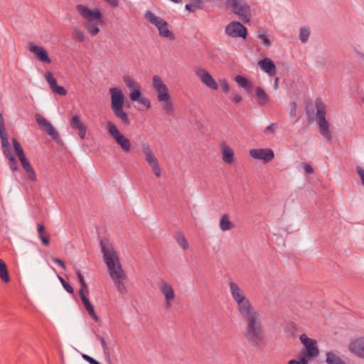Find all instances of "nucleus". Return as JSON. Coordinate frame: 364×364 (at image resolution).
I'll return each instance as SVG.
<instances>
[{"label": "nucleus", "instance_id": "f257e3e1", "mask_svg": "<svg viewBox=\"0 0 364 364\" xmlns=\"http://www.w3.org/2000/svg\"><path fill=\"white\" fill-rule=\"evenodd\" d=\"M229 287L237 311L246 323L244 337L252 346L261 347L265 343L266 336L258 312L237 283L231 282Z\"/></svg>", "mask_w": 364, "mask_h": 364}, {"label": "nucleus", "instance_id": "f03ea898", "mask_svg": "<svg viewBox=\"0 0 364 364\" xmlns=\"http://www.w3.org/2000/svg\"><path fill=\"white\" fill-rule=\"evenodd\" d=\"M100 245L110 277L119 293L126 294L128 291L125 284L127 277L121 264L118 253L107 240H102Z\"/></svg>", "mask_w": 364, "mask_h": 364}, {"label": "nucleus", "instance_id": "7ed1b4c3", "mask_svg": "<svg viewBox=\"0 0 364 364\" xmlns=\"http://www.w3.org/2000/svg\"><path fill=\"white\" fill-rule=\"evenodd\" d=\"M76 10L84 19L83 26L87 31L92 36L100 33L99 26L104 23L101 11L97 8H89L86 5L78 4Z\"/></svg>", "mask_w": 364, "mask_h": 364}, {"label": "nucleus", "instance_id": "20e7f679", "mask_svg": "<svg viewBox=\"0 0 364 364\" xmlns=\"http://www.w3.org/2000/svg\"><path fill=\"white\" fill-rule=\"evenodd\" d=\"M111 96V107L114 115L120 119L122 122L128 125L130 123L128 114L124 111V95L119 87H112L109 89Z\"/></svg>", "mask_w": 364, "mask_h": 364}, {"label": "nucleus", "instance_id": "39448f33", "mask_svg": "<svg viewBox=\"0 0 364 364\" xmlns=\"http://www.w3.org/2000/svg\"><path fill=\"white\" fill-rule=\"evenodd\" d=\"M152 82L154 89L157 93L158 100L161 104L163 109L168 114H172L173 107L166 85L159 75H154Z\"/></svg>", "mask_w": 364, "mask_h": 364}, {"label": "nucleus", "instance_id": "423d86ee", "mask_svg": "<svg viewBox=\"0 0 364 364\" xmlns=\"http://www.w3.org/2000/svg\"><path fill=\"white\" fill-rule=\"evenodd\" d=\"M315 104L316 107V119L319 127L320 133L326 140L331 141L332 139V136L329 129V122L326 118V105L321 98H317Z\"/></svg>", "mask_w": 364, "mask_h": 364}, {"label": "nucleus", "instance_id": "0eeeda50", "mask_svg": "<svg viewBox=\"0 0 364 364\" xmlns=\"http://www.w3.org/2000/svg\"><path fill=\"white\" fill-rule=\"evenodd\" d=\"M12 141H13L14 149L15 152L23 168L28 174L29 179L33 182L36 181L37 180L36 173L33 168L32 167L31 164L27 159V158L24 154V151L21 147V145L16 139H13Z\"/></svg>", "mask_w": 364, "mask_h": 364}, {"label": "nucleus", "instance_id": "6e6552de", "mask_svg": "<svg viewBox=\"0 0 364 364\" xmlns=\"http://www.w3.org/2000/svg\"><path fill=\"white\" fill-rule=\"evenodd\" d=\"M12 141H13L14 149L15 152L23 168L28 174L29 179L33 182L36 181L37 180L36 173L33 168L32 167L31 164L27 159V158L24 154V151L21 147V145L16 139H13Z\"/></svg>", "mask_w": 364, "mask_h": 364}, {"label": "nucleus", "instance_id": "1a4fd4ad", "mask_svg": "<svg viewBox=\"0 0 364 364\" xmlns=\"http://www.w3.org/2000/svg\"><path fill=\"white\" fill-rule=\"evenodd\" d=\"M145 17L151 23L156 26L161 36L171 40L174 38L173 33L168 29L167 22L162 18L156 16L150 11L146 12Z\"/></svg>", "mask_w": 364, "mask_h": 364}, {"label": "nucleus", "instance_id": "9d476101", "mask_svg": "<svg viewBox=\"0 0 364 364\" xmlns=\"http://www.w3.org/2000/svg\"><path fill=\"white\" fill-rule=\"evenodd\" d=\"M141 151L144 156V159L151 167L154 174L159 178L161 176V168L159 165V160L154 154L150 145L148 143L141 144Z\"/></svg>", "mask_w": 364, "mask_h": 364}, {"label": "nucleus", "instance_id": "9b49d317", "mask_svg": "<svg viewBox=\"0 0 364 364\" xmlns=\"http://www.w3.org/2000/svg\"><path fill=\"white\" fill-rule=\"evenodd\" d=\"M107 129L109 134L124 151H130L132 146L130 140L119 132L112 122H107Z\"/></svg>", "mask_w": 364, "mask_h": 364}, {"label": "nucleus", "instance_id": "f8f14e48", "mask_svg": "<svg viewBox=\"0 0 364 364\" xmlns=\"http://www.w3.org/2000/svg\"><path fill=\"white\" fill-rule=\"evenodd\" d=\"M81 287L79 291V295L82 302V304L87 312V314L90 316V317L95 321L99 322L100 318L97 316L95 308L92 303L88 299L89 295V289L86 282L80 284Z\"/></svg>", "mask_w": 364, "mask_h": 364}, {"label": "nucleus", "instance_id": "ddd939ff", "mask_svg": "<svg viewBox=\"0 0 364 364\" xmlns=\"http://www.w3.org/2000/svg\"><path fill=\"white\" fill-rule=\"evenodd\" d=\"M159 289L164 296L165 308L170 309L176 299V293L172 285L163 280L159 284Z\"/></svg>", "mask_w": 364, "mask_h": 364}, {"label": "nucleus", "instance_id": "4468645a", "mask_svg": "<svg viewBox=\"0 0 364 364\" xmlns=\"http://www.w3.org/2000/svg\"><path fill=\"white\" fill-rule=\"evenodd\" d=\"M194 72L201 82L207 87L213 90L218 89V82L207 70L201 67H196Z\"/></svg>", "mask_w": 364, "mask_h": 364}, {"label": "nucleus", "instance_id": "2eb2a0df", "mask_svg": "<svg viewBox=\"0 0 364 364\" xmlns=\"http://www.w3.org/2000/svg\"><path fill=\"white\" fill-rule=\"evenodd\" d=\"M299 339L305 347V352L303 353L304 357L311 358L318 355L319 350L316 340L309 338L306 334H301Z\"/></svg>", "mask_w": 364, "mask_h": 364}, {"label": "nucleus", "instance_id": "dca6fc26", "mask_svg": "<svg viewBox=\"0 0 364 364\" xmlns=\"http://www.w3.org/2000/svg\"><path fill=\"white\" fill-rule=\"evenodd\" d=\"M123 81L126 86L129 89V98L131 101L135 102L141 95L140 85L129 75H124Z\"/></svg>", "mask_w": 364, "mask_h": 364}, {"label": "nucleus", "instance_id": "f3484780", "mask_svg": "<svg viewBox=\"0 0 364 364\" xmlns=\"http://www.w3.org/2000/svg\"><path fill=\"white\" fill-rule=\"evenodd\" d=\"M36 120L41 129L46 132L53 140L58 141L59 135L50 122L43 116L37 113L35 114Z\"/></svg>", "mask_w": 364, "mask_h": 364}, {"label": "nucleus", "instance_id": "a211bd4d", "mask_svg": "<svg viewBox=\"0 0 364 364\" xmlns=\"http://www.w3.org/2000/svg\"><path fill=\"white\" fill-rule=\"evenodd\" d=\"M230 4L232 7L233 11L243 21H248L250 16V6L242 2H238L237 0H229Z\"/></svg>", "mask_w": 364, "mask_h": 364}, {"label": "nucleus", "instance_id": "6ab92c4d", "mask_svg": "<svg viewBox=\"0 0 364 364\" xmlns=\"http://www.w3.org/2000/svg\"><path fill=\"white\" fill-rule=\"evenodd\" d=\"M247 28L240 22L232 21L227 25L225 33L228 36L232 38H243L247 36Z\"/></svg>", "mask_w": 364, "mask_h": 364}, {"label": "nucleus", "instance_id": "aec40b11", "mask_svg": "<svg viewBox=\"0 0 364 364\" xmlns=\"http://www.w3.org/2000/svg\"><path fill=\"white\" fill-rule=\"evenodd\" d=\"M250 155L264 164L271 161L274 157V151L271 149H252L250 150Z\"/></svg>", "mask_w": 364, "mask_h": 364}, {"label": "nucleus", "instance_id": "412c9836", "mask_svg": "<svg viewBox=\"0 0 364 364\" xmlns=\"http://www.w3.org/2000/svg\"><path fill=\"white\" fill-rule=\"evenodd\" d=\"M348 350L355 356L364 359V336L352 339L348 344Z\"/></svg>", "mask_w": 364, "mask_h": 364}, {"label": "nucleus", "instance_id": "4be33fe9", "mask_svg": "<svg viewBox=\"0 0 364 364\" xmlns=\"http://www.w3.org/2000/svg\"><path fill=\"white\" fill-rule=\"evenodd\" d=\"M45 78L54 93L61 96H64L67 94L65 89L58 85L56 80L53 77L50 72H47L45 74Z\"/></svg>", "mask_w": 364, "mask_h": 364}, {"label": "nucleus", "instance_id": "5701e85b", "mask_svg": "<svg viewBox=\"0 0 364 364\" xmlns=\"http://www.w3.org/2000/svg\"><path fill=\"white\" fill-rule=\"evenodd\" d=\"M259 68L269 76H274L277 73V68L270 58H264L258 62Z\"/></svg>", "mask_w": 364, "mask_h": 364}, {"label": "nucleus", "instance_id": "b1692460", "mask_svg": "<svg viewBox=\"0 0 364 364\" xmlns=\"http://www.w3.org/2000/svg\"><path fill=\"white\" fill-rule=\"evenodd\" d=\"M220 147L223 161L228 164H232L234 162V150L225 141L221 142Z\"/></svg>", "mask_w": 364, "mask_h": 364}, {"label": "nucleus", "instance_id": "393cba45", "mask_svg": "<svg viewBox=\"0 0 364 364\" xmlns=\"http://www.w3.org/2000/svg\"><path fill=\"white\" fill-rule=\"evenodd\" d=\"M29 50L36 55L37 58L40 61L46 63H50L51 62L48 54L44 48L38 46L31 45Z\"/></svg>", "mask_w": 364, "mask_h": 364}, {"label": "nucleus", "instance_id": "a878e982", "mask_svg": "<svg viewBox=\"0 0 364 364\" xmlns=\"http://www.w3.org/2000/svg\"><path fill=\"white\" fill-rule=\"evenodd\" d=\"M255 97L259 105H264L267 104L269 100V95L260 87H257L255 89Z\"/></svg>", "mask_w": 364, "mask_h": 364}, {"label": "nucleus", "instance_id": "bb28decb", "mask_svg": "<svg viewBox=\"0 0 364 364\" xmlns=\"http://www.w3.org/2000/svg\"><path fill=\"white\" fill-rule=\"evenodd\" d=\"M1 149L4 155L11 154V149L9 141V136L6 132L0 133Z\"/></svg>", "mask_w": 364, "mask_h": 364}, {"label": "nucleus", "instance_id": "cd10ccee", "mask_svg": "<svg viewBox=\"0 0 364 364\" xmlns=\"http://www.w3.org/2000/svg\"><path fill=\"white\" fill-rule=\"evenodd\" d=\"M234 228V224L230 221V216L224 214L220 220V228L222 231L230 230Z\"/></svg>", "mask_w": 364, "mask_h": 364}, {"label": "nucleus", "instance_id": "c85d7f7f", "mask_svg": "<svg viewBox=\"0 0 364 364\" xmlns=\"http://www.w3.org/2000/svg\"><path fill=\"white\" fill-rule=\"evenodd\" d=\"M235 82L238 84L239 86L245 89L247 91L251 90L252 88V83L245 77L242 75H237L235 77Z\"/></svg>", "mask_w": 364, "mask_h": 364}, {"label": "nucleus", "instance_id": "c756f323", "mask_svg": "<svg viewBox=\"0 0 364 364\" xmlns=\"http://www.w3.org/2000/svg\"><path fill=\"white\" fill-rule=\"evenodd\" d=\"M0 278L3 282L7 283L10 280V277L9 275L7 266L6 263L0 259Z\"/></svg>", "mask_w": 364, "mask_h": 364}, {"label": "nucleus", "instance_id": "7c9ffc66", "mask_svg": "<svg viewBox=\"0 0 364 364\" xmlns=\"http://www.w3.org/2000/svg\"><path fill=\"white\" fill-rule=\"evenodd\" d=\"M38 237L45 245H48L50 242L49 235L45 232V227L42 224L38 225Z\"/></svg>", "mask_w": 364, "mask_h": 364}, {"label": "nucleus", "instance_id": "2f4dec72", "mask_svg": "<svg viewBox=\"0 0 364 364\" xmlns=\"http://www.w3.org/2000/svg\"><path fill=\"white\" fill-rule=\"evenodd\" d=\"M326 363L328 364H346L338 356L332 352L326 353Z\"/></svg>", "mask_w": 364, "mask_h": 364}, {"label": "nucleus", "instance_id": "473e14b6", "mask_svg": "<svg viewBox=\"0 0 364 364\" xmlns=\"http://www.w3.org/2000/svg\"><path fill=\"white\" fill-rule=\"evenodd\" d=\"M5 156L6 157V159L9 161V165L11 170L13 172L17 171L18 169L17 161H16V158L14 157V156L12 154V153L6 154Z\"/></svg>", "mask_w": 364, "mask_h": 364}, {"label": "nucleus", "instance_id": "72a5a7b5", "mask_svg": "<svg viewBox=\"0 0 364 364\" xmlns=\"http://www.w3.org/2000/svg\"><path fill=\"white\" fill-rule=\"evenodd\" d=\"M70 124L72 128L78 130L85 127V125L80 121L79 117L77 115H75L72 117Z\"/></svg>", "mask_w": 364, "mask_h": 364}, {"label": "nucleus", "instance_id": "f704fd0d", "mask_svg": "<svg viewBox=\"0 0 364 364\" xmlns=\"http://www.w3.org/2000/svg\"><path fill=\"white\" fill-rule=\"evenodd\" d=\"M176 240L178 244L183 249L187 250L188 248V242L184 236V235L181 232L177 233L176 236Z\"/></svg>", "mask_w": 364, "mask_h": 364}, {"label": "nucleus", "instance_id": "c9c22d12", "mask_svg": "<svg viewBox=\"0 0 364 364\" xmlns=\"http://www.w3.org/2000/svg\"><path fill=\"white\" fill-rule=\"evenodd\" d=\"M73 38L79 42H83L85 39V35L82 31L76 28L73 30Z\"/></svg>", "mask_w": 364, "mask_h": 364}, {"label": "nucleus", "instance_id": "e433bc0d", "mask_svg": "<svg viewBox=\"0 0 364 364\" xmlns=\"http://www.w3.org/2000/svg\"><path fill=\"white\" fill-rule=\"evenodd\" d=\"M310 31L309 28L303 27L300 29L299 38L302 43H306L308 41Z\"/></svg>", "mask_w": 364, "mask_h": 364}, {"label": "nucleus", "instance_id": "4c0bfd02", "mask_svg": "<svg viewBox=\"0 0 364 364\" xmlns=\"http://www.w3.org/2000/svg\"><path fill=\"white\" fill-rule=\"evenodd\" d=\"M136 102H138L140 105L144 106L146 109H149L151 107V102L148 98L140 95V97L136 100Z\"/></svg>", "mask_w": 364, "mask_h": 364}, {"label": "nucleus", "instance_id": "58836bf2", "mask_svg": "<svg viewBox=\"0 0 364 364\" xmlns=\"http://www.w3.org/2000/svg\"><path fill=\"white\" fill-rule=\"evenodd\" d=\"M60 283L62 284L63 288L70 294H73L74 289L73 287L68 283L63 277H58Z\"/></svg>", "mask_w": 364, "mask_h": 364}, {"label": "nucleus", "instance_id": "ea45409f", "mask_svg": "<svg viewBox=\"0 0 364 364\" xmlns=\"http://www.w3.org/2000/svg\"><path fill=\"white\" fill-rule=\"evenodd\" d=\"M219 83L223 92H228L230 91V85L225 79L219 80Z\"/></svg>", "mask_w": 364, "mask_h": 364}, {"label": "nucleus", "instance_id": "a19ab883", "mask_svg": "<svg viewBox=\"0 0 364 364\" xmlns=\"http://www.w3.org/2000/svg\"><path fill=\"white\" fill-rule=\"evenodd\" d=\"M97 338L100 341V343L102 345V347L103 348L105 353H107L108 352V346L107 344L105 339L103 337L100 336H97Z\"/></svg>", "mask_w": 364, "mask_h": 364}, {"label": "nucleus", "instance_id": "79ce46f5", "mask_svg": "<svg viewBox=\"0 0 364 364\" xmlns=\"http://www.w3.org/2000/svg\"><path fill=\"white\" fill-rule=\"evenodd\" d=\"M75 274L77 277V279H78V282L80 284H83L85 282V280L84 279V277L83 275L81 274V272L79 269L77 268H75Z\"/></svg>", "mask_w": 364, "mask_h": 364}, {"label": "nucleus", "instance_id": "37998d69", "mask_svg": "<svg viewBox=\"0 0 364 364\" xmlns=\"http://www.w3.org/2000/svg\"><path fill=\"white\" fill-rule=\"evenodd\" d=\"M288 364H308V361L305 357H301L299 360H291Z\"/></svg>", "mask_w": 364, "mask_h": 364}, {"label": "nucleus", "instance_id": "c03bdc74", "mask_svg": "<svg viewBox=\"0 0 364 364\" xmlns=\"http://www.w3.org/2000/svg\"><path fill=\"white\" fill-rule=\"evenodd\" d=\"M277 125L274 123L270 124L268 127H267L264 129V133H274L275 129H277Z\"/></svg>", "mask_w": 364, "mask_h": 364}, {"label": "nucleus", "instance_id": "a18cd8bd", "mask_svg": "<svg viewBox=\"0 0 364 364\" xmlns=\"http://www.w3.org/2000/svg\"><path fill=\"white\" fill-rule=\"evenodd\" d=\"M357 173L361 180V183L363 186H364V169L361 168L360 166H358L356 168Z\"/></svg>", "mask_w": 364, "mask_h": 364}, {"label": "nucleus", "instance_id": "49530a36", "mask_svg": "<svg viewBox=\"0 0 364 364\" xmlns=\"http://www.w3.org/2000/svg\"><path fill=\"white\" fill-rule=\"evenodd\" d=\"M82 358L87 360V362H89L90 364H100L98 361H97L96 360H95L93 358L87 355H82Z\"/></svg>", "mask_w": 364, "mask_h": 364}, {"label": "nucleus", "instance_id": "de8ad7c7", "mask_svg": "<svg viewBox=\"0 0 364 364\" xmlns=\"http://www.w3.org/2000/svg\"><path fill=\"white\" fill-rule=\"evenodd\" d=\"M6 132L4 126V117L1 113H0V133Z\"/></svg>", "mask_w": 364, "mask_h": 364}, {"label": "nucleus", "instance_id": "09e8293b", "mask_svg": "<svg viewBox=\"0 0 364 364\" xmlns=\"http://www.w3.org/2000/svg\"><path fill=\"white\" fill-rule=\"evenodd\" d=\"M259 38L261 39L263 41V43L266 46H269L270 42L269 41V39L267 38V36L264 34L259 35Z\"/></svg>", "mask_w": 364, "mask_h": 364}, {"label": "nucleus", "instance_id": "8fccbe9b", "mask_svg": "<svg viewBox=\"0 0 364 364\" xmlns=\"http://www.w3.org/2000/svg\"><path fill=\"white\" fill-rule=\"evenodd\" d=\"M109 6L116 8L119 6L118 0H105Z\"/></svg>", "mask_w": 364, "mask_h": 364}, {"label": "nucleus", "instance_id": "3c124183", "mask_svg": "<svg viewBox=\"0 0 364 364\" xmlns=\"http://www.w3.org/2000/svg\"><path fill=\"white\" fill-rule=\"evenodd\" d=\"M53 261L58 264L60 267H62L63 269H65V264L64 263V262L63 260H61L60 259H58V258H53Z\"/></svg>", "mask_w": 364, "mask_h": 364}, {"label": "nucleus", "instance_id": "603ef678", "mask_svg": "<svg viewBox=\"0 0 364 364\" xmlns=\"http://www.w3.org/2000/svg\"><path fill=\"white\" fill-rule=\"evenodd\" d=\"M296 103L295 102H291V112L290 114L291 116L296 115Z\"/></svg>", "mask_w": 364, "mask_h": 364}, {"label": "nucleus", "instance_id": "864d4df0", "mask_svg": "<svg viewBox=\"0 0 364 364\" xmlns=\"http://www.w3.org/2000/svg\"><path fill=\"white\" fill-rule=\"evenodd\" d=\"M304 171L308 173H312L313 171H314V169L313 168L311 167V166H310L309 164H304Z\"/></svg>", "mask_w": 364, "mask_h": 364}, {"label": "nucleus", "instance_id": "5fc2aeb1", "mask_svg": "<svg viewBox=\"0 0 364 364\" xmlns=\"http://www.w3.org/2000/svg\"><path fill=\"white\" fill-rule=\"evenodd\" d=\"M86 126L82 127V129H79V136L81 139H83L85 137L86 135Z\"/></svg>", "mask_w": 364, "mask_h": 364}, {"label": "nucleus", "instance_id": "6e6d98bb", "mask_svg": "<svg viewBox=\"0 0 364 364\" xmlns=\"http://www.w3.org/2000/svg\"><path fill=\"white\" fill-rule=\"evenodd\" d=\"M242 100V96L237 94L233 97V101L235 103H239Z\"/></svg>", "mask_w": 364, "mask_h": 364}, {"label": "nucleus", "instance_id": "4d7b16f0", "mask_svg": "<svg viewBox=\"0 0 364 364\" xmlns=\"http://www.w3.org/2000/svg\"><path fill=\"white\" fill-rule=\"evenodd\" d=\"M279 86V77H275L274 82V89L277 90Z\"/></svg>", "mask_w": 364, "mask_h": 364}, {"label": "nucleus", "instance_id": "13d9d810", "mask_svg": "<svg viewBox=\"0 0 364 364\" xmlns=\"http://www.w3.org/2000/svg\"><path fill=\"white\" fill-rule=\"evenodd\" d=\"M171 1L174 3H179L180 1H181V0H171Z\"/></svg>", "mask_w": 364, "mask_h": 364}]
</instances>
